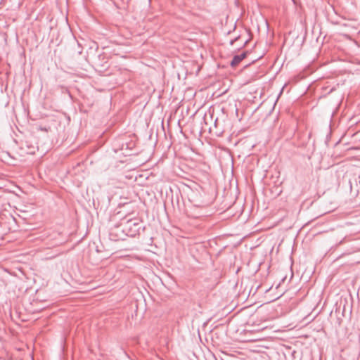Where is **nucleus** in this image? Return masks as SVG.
I'll return each mask as SVG.
<instances>
[{
	"label": "nucleus",
	"mask_w": 360,
	"mask_h": 360,
	"mask_svg": "<svg viewBox=\"0 0 360 360\" xmlns=\"http://www.w3.org/2000/svg\"><path fill=\"white\" fill-rule=\"evenodd\" d=\"M128 236L125 230V224L115 226L110 232V238L112 240H123Z\"/></svg>",
	"instance_id": "1"
},
{
	"label": "nucleus",
	"mask_w": 360,
	"mask_h": 360,
	"mask_svg": "<svg viewBox=\"0 0 360 360\" xmlns=\"http://www.w3.org/2000/svg\"><path fill=\"white\" fill-rule=\"evenodd\" d=\"M141 224L139 221L129 220L125 223V230L128 236L134 237L140 233Z\"/></svg>",
	"instance_id": "2"
},
{
	"label": "nucleus",
	"mask_w": 360,
	"mask_h": 360,
	"mask_svg": "<svg viewBox=\"0 0 360 360\" xmlns=\"http://www.w3.org/2000/svg\"><path fill=\"white\" fill-rule=\"evenodd\" d=\"M248 54V51H244L240 55L234 56L232 60L231 61V66L232 68L236 67L244 58L247 57Z\"/></svg>",
	"instance_id": "3"
},
{
	"label": "nucleus",
	"mask_w": 360,
	"mask_h": 360,
	"mask_svg": "<svg viewBox=\"0 0 360 360\" xmlns=\"http://www.w3.org/2000/svg\"><path fill=\"white\" fill-rule=\"evenodd\" d=\"M335 90V87H334V86L332 88H330V89H329V86H324L322 88L323 96L329 94Z\"/></svg>",
	"instance_id": "4"
},
{
	"label": "nucleus",
	"mask_w": 360,
	"mask_h": 360,
	"mask_svg": "<svg viewBox=\"0 0 360 360\" xmlns=\"http://www.w3.org/2000/svg\"><path fill=\"white\" fill-rule=\"evenodd\" d=\"M239 39H240V37H236L234 39L231 40L230 44L233 45L234 44V42L236 41L237 40H238Z\"/></svg>",
	"instance_id": "5"
},
{
	"label": "nucleus",
	"mask_w": 360,
	"mask_h": 360,
	"mask_svg": "<svg viewBox=\"0 0 360 360\" xmlns=\"http://www.w3.org/2000/svg\"><path fill=\"white\" fill-rule=\"evenodd\" d=\"M32 149H34V147H32ZM29 153H34V150H30Z\"/></svg>",
	"instance_id": "6"
},
{
	"label": "nucleus",
	"mask_w": 360,
	"mask_h": 360,
	"mask_svg": "<svg viewBox=\"0 0 360 360\" xmlns=\"http://www.w3.org/2000/svg\"><path fill=\"white\" fill-rule=\"evenodd\" d=\"M248 42V40H246V41L244 42L243 46L246 45Z\"/></svg>",
	"instance_id": "7"
}]
</instances>
